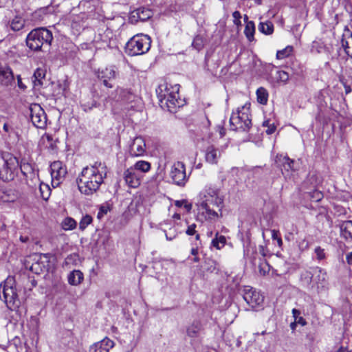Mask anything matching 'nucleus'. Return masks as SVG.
Returning a JSON list of instances; mask_svg holds the SVG:
<instances>
[{
    "label": "nucleus",
    "mask_w": 352,
    "mask_h": 352,
    "mask_svg": "<svg viewBox=\"0 0 352 352\" xmlns=\"http://www.w3.org/2000/svg\"><path fill=\"white\" fill-rule=\"evenodd\" d=\"M223 202L224 197L221 195L220 189L215 186L207 185L199 192L197 205L206 220H216L222 217Z\"/></svg>",
    "instance_id": "1"
},
{
    "label": "nucleus",
    "mask_w": 352,
    "mask_h": 352,
    "mask_svg": "<svg viewBox=\"0 0 352 352\" xmlns=\"http://www.w3.org/2000/svg\"><path fill=\"white\" fill-rule=\"evenodd\" d=\"M107 174V166L101 162L83 168L76 179L80 192L85 195H92L99 190Z\"/></svg>",
    "instance_id": "2"
},
{
    "label": "nucleus",
    "mask_w": 352,
    "mask_h": 352,
    "mask_svg": "<svg viewBox=\"0 0 352 352\" xmlns=\"http://www.w3.org/2000/svg\"><path fill=\"white\" fill-rule=\"evenodd\" d=\"M159 103L163 109L170 113L177 111V109L183 105V101L179 98V85H160L156 90Z\"/></svg>",
    "instance_id": "3"
},
{
    "label": "nucleus",
    "mask_w": 352,
    "mask_h": 352,
    "mask_svg": "<svg viewBox=\"0 0 352 352\" xmlns=\"http://www.w3.org/2000/svg\"><path fill=\"white\" fill-rule=\"evenodd\" d=\"M53 39L52 33L45 28L32 30L26 37L27 46L33 51L48 50Z\"/></svg>",
    "instance_id": "4"
},
{
    "label": "nucleus",
    "mask_w": 352,
    "mask_h": 352,
    "mask_svg": "<svg viewBox=\"0 0 352 352\" xmlns=\"http://www.w3.org/2000/svg\"><path fill=\"white\" fill-rule=\"evenodd\" d=\"M0 298L6 307L12 311L20 307L21 301L17 294L15 281L13 278L8 277L0 285Z\"/></svg>",
    "instance_id": "5"
},
{
    "label": "nucleus",
    "mask_w": 352,
    "mask_h": 352,
    "mask_svg": "<svg viewBox=\"0 0 352 352\" xmlns=\"http://www.w3.org/2000/svg\"><path fill=\"white\" fill-rule=\"evenodd\" d=\"M230 124L232 130L248 131L252 126L250 107L245 104L237 108L231 115Z\"/></svg>",
    "instance_id": "6"
},
{
    "label": "nucleus",
    "mask_w": 352,
    "mask_h": 352,
    "mask_svg": "<svg viewBox=\"0 0 352 352\" xmlns=\"http://www.w3.org/2000/svg\"><path fill=\"white\" fill-rule=\"evenodd\" d=\"M151 38L144 34L133 36L126 44L125 52L129 56H138L146 53L151 47Z\"/></svg>",
    "instance_id": "7"
},
{
    "label": "nucleus",
    "mask_w": 352,
    "mask_h": 352,
    "mask_svg": "<svg viewBox=\"0 0 352 352\" xmlns=\"http://www.w3.org/2000/svg\"><path fill=\"white\" fill-rule=\"evenodd\" d=\"M30 116L32 124L37 128L44 129L47 125V116L38 104H32L29 108Z\"/></svg>",
    "instance_id": "8"
},
{
    "label": "nucleus",
    "mask_w": 352,
    "mask_h": 352,
    "mask_svg": "<svg viewBox=\"0 0 352 352\" xmlns=\"http://www.w3.org/2000/svg\"><path fill=\"white\" fill-rule=\"evenodd\" d=\"M243 292V299L250 307L256 310L262 307L264 298L258 291L250 286H246Z\"/></svg>",
    "instance_id": "9"
},
{
    "label": "nucleus",
    "mask_w": 352,
    "mask_h": 352,
    "mask_svg": "<svg viewBox=\"0 0 352 352\" xmlns=\"http://www.w3.org/2000/svg\"><path fill=\"white\" fill-rule=\"evenodd\" d=\"M170 177L175 184L182 187L184 186L188 179L184 164L182 162H175L171 167Z\"/></svg>",
    "instance_id": "10"
},
{
    "label": "nucleus",
    "mask_w": 352,
    "mask_h": 352,
    "mask_svg": "<svg viewBox=\"0 0 352 352\" xmlns=\"http://www.w3.org/2000/svg\"><path fill=\"white\" fill-rule=\"evenodd\" d=\"M327 273L325 270L319 267H314L313 271V286L311 289H316L320 292L327 285Z\"/></svg>",
    "instance_id": "11"
},
{
    "label": "nucleus",
    "mask_w": 352,
    "mask_h": 352,
    "mask_svg": "<svg viewBox=\"0 0 352 352\" xmlns=\"http://www.w3.org/2000/svg\"><path fill=\"white\" fill-rule=\"evenodd\" d=\"M52 185L58 186L67 174L66 167L60 161H55L50 165Z\"/></svg>",
    "instance_id": "12"
},
{
    "label": "nucleus",
    "mask_w": 352,
    "mask_h": 352,
    "mask_svg": "<svg viewBox=\"0 0 352 352\" xmlns=\"http://www.w3.org/2000/svg\"><path fill=\"white\" fill-rule=\"evenodd\" d=\"M278 166H280L282 174L285 178L289 177L293 171L296 170L294 166V161L290 160L287 156L282 155H277L275 160Z\"/></svg>",
    "instance_id": "13"
},
{
    "label": "nucleus",
    "mask_w": 352,
    "mask_h": 352,
    "mask_svg": "<svg viewBox=\"0 0 352 352\" xmlns=\"http://www.w3.org/2000/svg\"><path fill=\"white\" fill-rule=\"evenodd\" d=\"M15 162L19 164L16 157L11 158L9 161H5L0 168V179L4 182H9L14 179V170L16 168Z\"/></svg>",
    "instance_id": "14"
},
{
    "label": "nucleus",
    "mask_w": 352,
    "mask_h": 352,
    "mask_svg": "<svg viewBox=\"0 0 352 352\" xmlns=\"http://www.w3.org/2000/svg\"><path fill=\"white\" fill-rule=\"evenodd\" d=\"M14 82V76L12 69L6 64L0 63V84L3 86H11Z\"/></svg>",
    "instance_id": "15"
},
{
    "label": "nucleus",
    "mask_w": 352,
    "mask_h": 352,
    "mask_svg": "<svg viewBox=\"0 0 352 352\" xmlns=\"http://www.w3.org/2000/svg\"><path fill=\"white\" fill-rule=\"evenodd\" d=\"M123 178L129 187L137 188L140 185L141 175L131 166L124 172Z\"/></svg>",
    "instance_id": "16"
},
{
    "label": "nucleus",
    "mask_w": 352,
    "mask_h": 352,
    "mask_svg": "<svg viewBox=\"0 0 352 352\" xmlns=\"http://www.w3.org/2000/svg\"><path fill=\"white\" fill-rule=\"evenodd\" d=\"M146 152V144L142 137H136L130 145L129 153L132 157L142 156Z\"/></svg>",
    "instance_id": "17"
},
{
    "label": "nucleus",
    "mask_w": 352,
    "mask_h": 352,
    "mask_svg": "<svg viewBox=\"0 0 352 352\" xmlns=\"http://www.w3.org/2000/svg\"><path fill=\"white\" fill-rule=\"evenodd\" d=\"M116 72L113 67H106L98 72V77L102 80L107 87L111 88L113 85L109 82L116 78Z\"/></svg>",
    "instance_id": "18"
},
{
    "label": "nucleus",
    "mask_w": 352,
    "mask_h": 352,
    "mask_svg": "<svg viewBox=\"0 0 352 352\" xmlns=\"http://www.w3.org/2000/svg\"><path fill=\"white\" fill-rule=\"evenodd\" d=\"M223 150L214 145L208 146L205 151L206 161L210 164H217L221 156Z\"/></svg>",
    "instance_id": "19"
},
{
    "label": "nucleus",
    "mask_w": 352,
    "mask_h": 352,
    "mask_svg": "<svg viewBox=\"0 0 352 352\" xmlns=\"http://www.w3.org/2000/svg\"><path fill=\"white\" fill-rule=\"evenodd\" d=\"M113 344L114 343L111 340L105 338L102 340L94 344L90 347L89 352H109Z\"/></svg>",
    "instance_id": "20"
},
{
    "label": "nucleus",
    "mask_w": 352,
    "mask_h": 352,
    "mask_svg": "<svg viewBox=\"0 0 352 352\" xmlns=\"http://www.w3.org/2000/svg\"><path fill=\"white\" fill-rule=\"evenodd\" d=\"M313 271L314 267H309L307 270H303L300 276L301 284L309 289H311L313 286Z\"/></svg>",
    "instance_id": "21"
},
{
    "label": "nucleus",
    "mask_w": 352,
    "mask_h": 352,
    "mask_svg": "<svg viewBox=\"0 0 352 352\" xmlns=\"http://www.w3.org/2000/svg\"><path fill=\"white\" fill-rule=\"evenodd\" d=\"M133 17H137L138 20L145 21L152 16V11L144 7L137 8L132 12Z\"/></svg>",
    "instance_id": "22"
},
{
    "label": "nucleus",
    "mask_w": 352,
    "mask_h": 352,
    "mask_svg": "<svg viewBox=\"0 0 352 352\" xmlns=\"http://www.w3.org/2000/svg\"><path fill=\"white\" fill-rule=\"evenodd\" d=\"M46 75V70L44 68H38L33 75V83L34 87H41L43 85Z\"/></svg>",
    "instance_id": "23"
},
{
    "label": "nucleus",
    "mask_w": 352,
    "mask_h": 352,
    "mask_svg": "<svg viewBox=\"0 0 352 352\" xmlns=\"http://www.w3.org/2000/svg\"><path fill=\"white\" fill-rule=\"evenodd\" d=\"M67 279L68 283L71 285L76 286L80 285L84 279V275L80 270H73L69 274Z\"/></svg>",
    "instance_id": "24"
},
{
    "label": "nucleus",
    "mask_w": 352,
    "mask_h": 352,
    "mask_svg": "<svg viewBox=\"0 0 352 352\" xmlns=\"http://www.w3.org/2000/svg\"><path fill=\"white\" fill-rule=\"evenodd\" d=\"M341 235L346 239H352V221H343L340 226Z\"/></svg>",
    "instance_id": "25"
},
{
    "label": "nucleus",
    "mask_w": 352,
    "mask_h": 352,
    "mask_svg": "<svg viewBox=\"0 0 352 352\" xmlns=\"http://www.w3.org/2000/svg\"><path fill=\"white\" fill-rule=\"evenodd\" d=\"M227 240L225 236L216 232L214 239L211 241V247L215 248L217 250H221L226 244Z\"/></svg>",
    "instance_id": "26"
},
{
    "label": "nucleus",
    "mask_w": 352,
    "mask_h": 352,
    "mask_svg": "<svg viewBox=\"0 0 352 352\" xmlns=\"http://www.w3.org/2000/svg\"><path fill=\"white\" fill-rule=\"evenodd\" d=\"M311 52L317 54L329 52V50L322 40H316L311 44Z\"/></svg>",
    "instance_id": "27"
},
{
    "label": "nucleus",
    "mask_w": 352,
    "mask_h": 352,
    "mask_svg": "<svg viewBox=\"0 0 352 352\" xmlns=\"http://www.w3.org/2000/svg\"><path fill=\"white\" fill-rule=\"evenodd\" d=\"M201 330V324L198 321L193 322L187 328V335L190 338H197Z\"/></svg>",
    "instance_id": "28"
},
{
    "label": "nucleus",
    "mask_w": 352,
    "mask_h": 352,
    "mask_svg": "<svg viewBox=\"0 0 352 352\" xmlns=\"http://www.w3.org/2000/svg\"><path fill=\"white\" fill-rule=\"evenodd\" d=\"M255 34V25L253 21H247L244 30V34L245 35L249 42L254 41Z\"/></svg>",
    "instance_id": "29"
},
{
    "label": "nucleus",
    "mask_w": 352,
    "mask_h": 352,
    "mask_svg": "<svg viewBox=\"0 0 352 352\" xmlns=\"http://www.w3.org/2000/svg\"><path fill=\"white\" fill-rule=\"evenodd\" d=\"M341 44L346 54L352 58V34L343 37Z\"/></svg>",
    "instance_id": "30"
},
{
    "label": "nucleus",
    "mask_w": 352,
    "mask_h": 352,
    "mask_svg": "<svg viewBox=\"0 0 352 352\" xmlns=\"http://www.w3.org/2000/svg\"><path fill=\"white\" fill-rule=\"evenodd\" d=\"M258 31L265 35H270L274 32V25L271 21L261 22L258 26Z\"/></svg>",
    "instance_id": "31"
},
{
    "label": "nucleus",
    "mask_w": 352,
    "mask_h": 352,
    "mask_svg": "<svg viewBox=\"0 0 352 352\" xmlns=\"http://www.w3.org/2000/svg\"><path fill=\"white\" fill-rule=\"evenodd\" d=\"M137 172L147 173L151 169V164L148 162L140 160L132 166Z\"/></svg>",
    "instance_id": "32"
},
{
    "label": "nucleus",
    "mask_w": 352,
    "mask_h": 352,
    "mask_svg": "<svg viewBox=\"0 0 352 352\" xmlns=\"http://www.w3.org/2000/svg\"><path fill=\"white\" fill-rule=\"evenodd\" d=\"M257 101L261 104H265L268 99V93L263 87H259L256 90Z\"/></svg>",
    "instance_id": "33"
},
{
    "label": "nucleus",
    "mask_w": 352,
    "mask_h": 352,
    "mask_svg": "<svg viewBox=\"0 0 352 352\" xmlns=\"http://www.w3.org/2000/svg\"><path fill=\"white\" fill-rule=\"evenodd\" d=\"M25 21L20 16H15L11 21L10 28L14 31H19L23 28Z\"/></svg>",
    "instance_id": "34"
},
{
    "label": "nucleus",
    "mask_w": 352,
    "mask_h": 352,
    "mask_svg": "<svg viewBox=\"0 0 352 352\" xmlns=\"http://www.w3.org/2000/svg\"><path fill=\"white\" fill-rule=\"evenodd\" d=\"M293 50L294 48L292 45H287L284 49L277 51L276 58L278 59H283L285 58H287L292 54Z\"/></svg>",
    "instance_id": "35"
},
{
    "label": "nucleus",
    "mask_w": 352,
    "mask_h": 352,
    "mask_svg": "<svg viewBox=\"0 0 352 352\" xmlns=\"http://www.w3.org/2000/svg\"><path fill=\"white\" fill-rule=\"evenodd\" d=\"M61 225L63 230H71L76 228V222L74 219L67 217L63 221Z\"/></svg>",
    "instance_id": "36"
},
{
    "label": "nucleus",
    "mask_w": 352,
    "mask_h": 352,
    "mask_svg": "<svg viewBox=\"0 0 352 352\" xmlns=\"http://www.w3.org/2000/svg\"><path fill=\"white\" fill-rule=\"evenodd\" d=\"M118 91L122 100L124 102H129L135 98V95L129 90L120 89Z\"/></svg>",
    "instance_id": "37"
},
{
    "label": "nucleus",
    "mask_w": 352,
    "mask_h": 352,
    "mask_svg": "<svg viewBox=\"0 0 352 352\" xmlns=\"http://www.w3.org/2000/svg\"><path fill=\"white\" fill-rule=\"evenodd\" d=\"M41 196L44 200H47L50 195V188L47 184H41L39 186Z\"/></svg>",
    "instance_id": "38"
},
{
    "label": "nucleus",
    "mask_w": 352,
    "mask_h": 352,
    "mask_svg": "<svg viewBox=\"0 0 352 352\" xmlns=\"http://www.w3.org/2000/svg\"><path fill=\"white\" fill-rule=\"evenodd\" d=\"M292 314L294 318V321L298 324L305 326L307 324V322L304 318L300 316V311L296 309H292Z\"/></svg>",
    "instance_id": "39"
},
{
    "label": "nucleus",
    "mask_w": 352,
    "mask_h": 352,
    "mask_svg": "<svg viewBox=\"0 0 352 352\" xmlns=\"http://www.w3.org/2000/svg\"><path fill=\"white\" fill-rule=\"evenodd\" d=\"M92 222V217L90 215L82 217L79 223V229L84 230Z\"/></svg>",
    "instance_id": "40"
},
{
    "label": "nucleus",
    "mask_w": 352,
    "mask_h": 352,
    "mask_svg": "<svg viewBox=\"0 0 352 352\" xmlns=\"http://www.w3.org/2000/svg\"><path fill=\"white\" fill-rule=\"evenodd\" d=\"M263 126L267 127L266 133L271 135L274 133L276 129V126L274 122H271L270 120H265L263 122Z\"/></svg>",
    "instance_id": "41"
},
{
    "label": "nucleus",
    "mask_w": 352,
    "mask_h": 352,
    "mask_svg": "<svg viewBox=\"0 0 352 352\" xmlns=\"http://www.w3.org/2000/svg\"><path fill=\"white\" fill-rule=\"evenodd\" d=\"M192 45L195 49H196L198 51L201 50L204 47V40L202 37H201L200 36H195V38L193 39Z\"/></svg>",
    "instance_id": "42"
},
{
    "label": "nucleus",
    "mask_w": 352,
    "mask_h": 352,
    "mask_svg": "<svg viewBox=\"0 0 352 352\" xmlns=\"http://www.w3.org/2000/svg\"><path fill=\"white\" fill-rule=\"evenodd\" d=\"M175 205L177 207H184L186 212H190L192 209V204H189L187 200L182 199L175 201Z\"/></svg>",
    "instance_id": "43"
},
{
    "label": "nucleus",
    "mask_w": 352,
    "mask_h": 352,
    "mask_svg": "<svg viewBox=\"0 0 352 352\" xmlns=\"http://www.w3.org/2000/svg\"><path fill=\"white\" fill-rule=\"evenodd\" d=\"M258 270L259 274L265 276L270 271V265L263 260L259 263Z\"/></svg>",
    "instance_id": "44"
},
{
    "label": "nucleus",
    "mask_w": 352,
    "mask_h": 352,
    "mask_svg": "<svg viewBox=\"0 0 352 352\" xmlns=\"http://www.w3.org/2000/svg\"><path fill=\"white\" fill-rule=\"evenodd\" d=\"M96 102L94 100H91L89 102L82 103L81 106L82 109L87 112L92 110L94 107H96Z\"/></svg>",
    "instance_id": "45"
},
{
    "label": "nucleus",
    "mask_w": 352,
    "mask_h": 352,
    "mask_svg": "<svg viewBox=\"0 0 352 352\" xmlns=\"http://www.w3.org/2000/svg\"><path fill=\"white\" fill-rule=\"evenodd\" d=\"M110 211V206L108 204L102 205L98 212L97 217L98 219L102 218L107 212Z\"/></svg>",
    "instance_id": "46"
},
{
    "label": "nucleus",
    "mask_w": 352,
    "mask_h": 352,
    "mask_svg": "<svg viewBox=\"0 0 352 352\" xmlns=\"http://www.w3.org/2000/svg\"><path fill=\"white\" fill-rule=\"evenodd\" d=\"M272 232V238L273 240L274 241H276L277 243H278V245L279 247H281L282 245H283V241H282V239L280 236V232L278 230H272L271 231Z\"/></svg>",
    "instance_id": "47"
},
{
    "label": "nucleus",
    "mask_w": 352,
    "mask_h": 352,
    "mask_svg": "<svg viewBox=\"0 0 352 352\" xmlns=\"http://www.w3.org/2000/svg\"><path fill=\"white\" fill-rule=\"evenodd\" d=\"M277 75V78L280 82L285 83L289 80V74L285 71H278Z\"/></svg>",
    "instance_id": "48"
},
{
    "label": "nucleus",
    "mask_w": 352,
    "mask_h": 352,
    "mask_svg": "<svg viewBox=\"0 0 352 352\" xmlns=\"http://www.w3.org/2000/svg\"><path fill=\"white\" fill-rule=\"evenodd\" d=\"M232 16L234 18L233 23L234 25H236L237 27L241 26V14L239 11H234L232 13Z\"/></svg>",
    "instance_id": "49"
},
{
    "label": "nucleus",
    "mask_w": 352,
    "mask_h": 352,
    "mask_svg": "<svg viewBox=\"0 0 352 352\" xmlns=\"http://www.w3.org/2000/svg\"><path fill=\"white\" fill-rule=\"evenodd\" d=\"M315 253L316 254L317 259L319 261H321L325 258L324 249L321 248L320 246H318L315 248Z\"/></svg>",
    "instance_id": "50"
},
{
    "label": "nucleus",
    "mask_w": 352,
    "mask_h": 352,
    "mask_svg": "<svg viewBox=\"0 0 352 352\" xmlns=\"http://www.w3.org/2000/svg\"><path fill=\"white\" fill-rule=\"evenodd\" d=\"M196 227L197 226L195 223L190 225L186 231V234L191 236L196 234Z\"/></svg>",
    "instance_id": "51"
},
{
    "label": "nucleus",
    "mask_w": 352,
    "mask_h": 352,
    "mask_svg": "<svg viewBox=\"0 0 352 352\" xmlns=\"http://www.w3.org/2000/svg\"><path fill=\"white\" fill-rule=\"evenodd\" d=\"M209 263H211L210 267L208 268V270L210 272H213L214 270H217V263L214 260H209Z\"/></svg>",
    "instance_id": "52"
},
{
    "label": "nucleus",
    "mask_w": 352,
    "mask_h": 352,
    "mask_svg": "<svg viewBox=\"0 0 352 352\" xmlns=\"http://www.w3.org/2000/svg\"><path fill=\"white\" fill-rule=\"evenodd\" d=\"M16 78H17V85H18V87L20 88V89H24L26 88L25 85L22 82V80H21V76L20 75H18L16 76Z\"/></svg>",
    "instance_id": "53"
},
{
    "label": "nucleus",
    "mask_w": 352,
    "mask_h": 352,
    "mask_svg": "<svg viewBox=\"0 0 352 352\" xmlns=\"http://www.w3.org/2000/svg\"><path fill=\"white\" fill-rule=\"evenodd\" d=\"M346 262L349 265H352V252L348 253L346 256Z\"/></svg>",
    "instance_id": "54"
},
{
    "label": "nucleus",
    "mask_w": 352,
    "mask_h": 352,
    "mask_svg": "<svg viewBox=\"0 0 352 352\" xmlns=\"http://www.w3.org/2000/svg\"><path fill=\"white\" fill-rule=\"evenodd\" d=\"M344 90H345L346 94H349V93L351 92V88L349 85H348L346 84H344Z\"/></svg>",
    "instance_id": "55"
},
{
    "label": "nucleus",
    "mask_w": 352,
    "mask_h": 352,
    "mask_svg": "<svg viewBox=\"0 0 352 352\" xmlns=\"http://www.w3.org/2000/svg\"><path fill=\"white\" fill-rule=\"evenodd\" d=\"M336 352H349L348 349L344 346H340Z\"/></svg>",
    "instance_id": "56"
},
{
    "label": "nucleus",
    "mask_w": 352,
    "mask_h": 352,
    "mask_svg": "<svg viewBox=\"0 0 352 352\" xmlns=\"http://www.w3.org/2000/svg\"><path fill=\"white\" fill-rule=\"evenodd\" d=\"M20 241L22 242V243H27L28 241H29V237L25 236H20Z\"/></svg>",
    "instance_id": "57"
},
{
    "label": "nucleus",
    "mask_w": 352,
    "mask_h": 352,
    "mask_svg": "<svg viewBox=\"0 0 352 352\" xmlns=\"http://www.w3.org/2000/svg\"><path fill=\"white\" fill-rule=\"evenodd\" d=\"M314 193L316 195V198L317 201L320 200L322 198V195L320 192L316 191Z\"/></svg>",
    "instance_id": "58"
},
{
    "label": "nucleus",
    "mask_w": 352,
    "mask_h": 352,
    "mask_svg": "<svg viewBox=\"0 0 352 352\" xmlns=\"http://www.w3.org/2000/svg\"><path fill=\"white\" fill-rule=\"evenodd\" d=\"M191 254L194 256H196L198 254V249L197 248H192L191 249Z\"/></svg>",
    "instance_id": "59"
},
{
    "label": "nucleus",
    "mask_w": 352,
    "mask_h": 352,
    "mask_svg": "<svg viewBox=\"0 0 352 352\" xmlns=\"http://www.w3.org/2000/svg\"><path fill=\"white\" fill-rule=\"evenodd\" d=\"M165 235H166V239L168 241H171L175 237V234H173V236H170V235H168V234L166 232L165 233Z\"/></svg>",
    "instance_id": "60"
},
{
    "label": "nucleus",
    "mask_w": 352,
    "mask_h": 352,
    "mask_svg": "<svg viewBox=\"0 0 352 352\" xmlns=\"http://www.w3.org/2000/svg\"><path fill=\"white\" fill-rule=\"evenodd\" d=\"M165 235H166V239L168 241H171L175 237V234H173V236H170V235H168V234L166 232L165 233Z\"/></svg>",
    "instance_id": "61"
},
{
    "label": "nucleus",
    "mask_w": 352,
    "mask_h": 352,
    "mask_svg": "<svg viewBox=\"0 0 352 352\" xmlns=\"http://www.w3.org/2000/svg\"><path fill=\"white\" fill-rule=\"evenodd\" d=\"M297 322H296V321H294V322H292L290 324V328L292 329V330H295L296 327V325H297Z\"/></svg>",
    "instance_id": "62"
},
{
    "label": "nucleus",
    "mask_w": 352,
    "mask_h": 352,
    "mask_svg": "<svg viewBox=\"0 0 352 352\" xmlns=\"http://www.w3.org/2000/svg\"><path fill=\"white\" fill-rule=\"evenodd\" d=\"M260 252L261 253V254L263 256H265L266 254L265 253V251H264V248L263 246H260Z\"/></svg>",
    "instance_id": "63"
},
{
    "label": "nucleus",
    "mask_w": 352,
    "mask_h": 352,
    "mask_svg": "<svg viewBox=\"0 0 352 352\" xmlns=\"http://www.w3.org/2000/svg\"><path fill=\"white\" fill-rule=\"evenodd\" d=\"M192 261H193V262H195V263H198V262L199 261V258L198 256H197V255H196V256H195V257L193 258Z\"/></svg>",
    "instance_id": "64"
}]
</instances>
